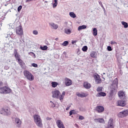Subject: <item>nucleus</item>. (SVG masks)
I'll return each mask as SVG.
<instances>
[{"instance_id":"nucleus-47","label":"nucleus","mask_w":128,"mask_h":128,"mask_svg":"<svg viewBox=\"0 0 128 128\" xmlns=\"http://www.w3.org/2000/svg\"><path fill=\"white\" fill-rule=\"evenodd\" d=\"M54 4H58V0H54Z\"/></svg>"},{"instance_id":"nucleus-14","label":"nucleus","mask_w":128,"mask_h":128,"mask_svg":"<svg viewBox=\"0 0 128 128\" xmlns=\"http://www.w3.org/2000/svg\"><path fill=\"white\" fill-rule=\"evenodd\" d=\"M56 124L59 128H64V124L62 122V120H57Z\"/></svg>"},{"instance_id":"nucleus-52","label":"nucleus","mask_w":128,"mask_h":128,"mask_svg":"<svg viewBox=\"0 0 128 128\" xmlns=\"http://www.w3.org/2000/svg\"><path fill=\"white\" fill-rule=\"evenodd\" d=\"M56 40H58V38H56Z\"/></svg>"},{"instance_id":"nucleus-10","label":"nucleus","mask_w":128,"mask_h":128,"mask_svg":"<svg viewBox=\"0 0 128 128\" xmlns=\"http://www.w3.org/2000/svg\"><path fill=\"white\" fill-rule=\"evenodd\" d=\"M118 96L120 98V100H126L128 98L126 96V95H124V92H119L118 93Z\"/></svg>"},{"instance_id":"nucleus-50","label":"nucleus","mask_w":128,"mask_h":128,"mask_svg":"<svg viewBox=\"0 0 128 128\" xmlns=\"http://www.w3.org/2000/svg\"><path fill=\"white\" fill-rule=\"evenodd\" d=\"M70 110V107H68V108H66V110Z\"/></svg>"},{"instance_id":"nucleus-36","label":"nucleus","mask_w":128,"mask_h":128,"mask_svg":"<svg viewBox=\"0 0 128 128\" xmlns=\"http://www.w3.org/2000/svg\"><path fill=\"white\" fill-rule=\"evenodd\" d=\"M33 34H35L36 36V35L38 34V30H33Z\"/></svg>"},{"instance_id":"nucleus-11","label":"nucleus","mask_w":128,"mask_h":128,"mask_svg":"<svg viewBox=\"0 0 128 128\" xmlns=\"http://www.w3.org/2000/svg\"><path fill=\"white\" fill-rule=\"evenodd\" d=\"M127 100H118L117 103L118 106H125Z\"/></svg>"},{"instance_id":"nucleus-45","label":"nucleus","mask_w":128,"mask_h":128,"mask_svg":"<svg viewBox=\"0 0 128 128\" xmlns=\"http://www.w3.org/2000/svg\"><path fill=\"white\" fill-rule=\"evenodd\" d=\"M20 46H22V44H24V42H22V40H20Z\"/></svg>"},{"instance_id":"nucleus-9","label":"nucleus","mask_w":128,"mask_h":128,"mask_svg":"<svg viewBox=\"0 0 128 128\" xmlns=\"http://www.w3.org/2000/svg\"><path fill=\"white\" fill-rule=\"evenodd\" d=\"M16 32L18 36H22V27L21 26H19L16 28Z\"/></svg>"},{"instance_id":"nucleus-23","label":"nucleus","mask_w":128,"mask_h":128,"mask_svg":"<svg viewBox=\"0 0 128 128\" xmlns=\"http://www.w3.org/2000/svg\"><path fill=\"white\" fill-rule=\"evenodd\" d=\"M106 96V92H99L98 94L96 95V96L97 98H98V96Z\"/></svg>"},{"instance_id":"nucleus-3","label":"nucleus","mask_w":128,"mask_h":128,"mask_svg":"<svg viewBox=\"0 0 128 128\" xmlns=\"http://www.w3.org/2000/svg\"><path fill=\"white\" fill-rule=\"evenodd\" d=\"M24 76L26 80H30V82H32L34 80V76L32 73L30 72V71L28 70H25L24 72Z\"/></svg>"},{"instance_id":"nucleus-4","label":"nucleus","mask_w":128,"mask_h":128,"mask_svg":"<svg viewBox=\"0 0 128 128\" xmlns=\"http://www.w3.org/2000/svg\"><path fill=\"white\" fill-rule=\"evenodd\" d=\"M12 92V89L8 86H5L0 88V94H8Z\"/></svg>"},{"instance_id":"nucleus-43","label":"nucleus","mask_w":128,"mask_h":128,"mask_svg":"<svg viewBox=\"0 0 128 128\" xmlns=\"http://www.w3.org/2000/svg\"><path fill=\"white\" fill-rule=\"evenodd\" d=\"M58 6V4L57 3H54L53 4V8H56Z\"/></svg>"},{"instance_id":"nucleus-32","label":"nucleus","mask_w":128,"mask_h":128,"mask_svg":"<svg viewBox=\"0 0 128 128\" xmlns=\"http://www.w3.org/2000/svg\"><path fill=\"white\" fill-rule=\"evenodd\" d=\"M90 56L91 58H96V52H92L90 53Z\"/></svg>"},{"instance_id":"nucleus-27","label":"nucleus","mask_w":128,"mask_h":128,"mask_svg":"<svg viewBox=\"0 0 128 128\" xmlns=\"http://www.w3.org/2000/svg\"><path fill=\"white\" fill-rule=\"evenodd\" d=\"M121 24L122 26H124V28H127L128 27V24L126 22L122 21L121 22Z\"/></svg>"},{"instance_id":"nucleus-49","label":"nucleus","mask_w":128,"mask_h":128,"mask_svg":"<svg viewBox=\"0 0 128 128\" xmlns=\"http://www.w3.org/2000/svg\"><path fill=\"white\" fill-rule=\"evenodd\" d=\"M46 120H52V118H46Z\"/></svg>"},{"instance_id":"nucleus-2","label":"nucleus","mask_w":128,"mask_h":128,"mask_svg":"<svg viewBox=\"0 0 128 128\" xmlns=\"http://www.w3.org/2000/svg\"><path fill=\"white\" fill-rule=\"evenodd\" d=\"M118 78H116L113 82L112 84L111 85L110 88V96H114V94L116 92V90L118 88Z\"/></svg>"},{"instance_id":"nucleus-35","label":"nucleus","mask_w":128,"mask_h":128,"mask_svg":"<svg viewBox=\"0 0 128 128\" xmlns=\"http://www.w3.org/2000/svg\"><path fill=\"white\" fill-rule=\"evenodd\" d=\"M107 50L108 52H112V46H108L107 47Z\"/></svg>"},{"instance_id":"nucleus-38","label":"nucleus","mask_w":128,"mask_h":128,"mask_svg":"<svg viewBox=\"0 0 128 128\" xmlns=\"http://www.w3.org/2000/svg\"><path fill=\"white\" fill-rule=\"evenodd\" d=\"M32 66H34V68H38V64H36L32 63Z\"/></svg>"},{"instance_id":"nucleus-57","label":"nucleus","mask_w":128,"mask_h":128,"mask_svg":"<svg viewBox=\"0 0 128 128\" xmlns=\"http://www.w3.org/2000/svg\"><path fill=\"white\" fill-rule=\"evenodd\" d=\"M12 106H14V104H13V105H12Z\"/></svg>"},{"instance_id":"nucleus-18","label":"nucleus","mask_w":128,"mask_h":128,"mask_svg":"<svg viewBox=\"0 0 128 128\" xmlns=\"http://www.w3.org/2000/svg\"><path fill=\"white\" fill-rule=\"evenodd\" d=\"M15 122L17 124V126L18 128H20V126L22 124V121H20V120L18 118H15Z\"/></svg>"},{"instance_id":"nucleus-16","label":"nucleus","mask_w":128,"mask_h":128,"mask_svg":"<svg viewBox=\"0 0 128 128\" xmlns=\"http://www.w3.org/2000/svg\"><path fill=\"white\" fill-rule=\"evenodd\" d=\"M108 128H114V120L112 118H110L108 122Z\"/></svg>"},{"instance_id":"nucleus-48","label":"nucleus","mask_w":128,"mask_h":128,"mask_svg":"<svg viewBox=\"0 0 128 128\" xmlns=\"http://www.w3.org/2000/svg\"><path fill=\"white\" fill-rule=\"evenodd\" d=\"M2 84H3L2 82H0V86H2Z\"/></svg>"},{"instance_id":"nucleus-1","label":"nucleus","mask_w":128,"mask_h":128,"mask_svg":"<svg viewBox=\"0 0 128 128\" xmlns=\"http://www.w3.org/2000/svg\"><path fill=\"white\" fill-rule=\"evenodd\" d=\"M64 96H66V92L64 91L62 92V94H60V92L58 90H54L52 92V98H58L60 100V102H62Z\"/></svg>"},{"instance_id":"nucleus-25","label":"nucleus","mask_w":128,"mask_h":128,"mask_svg":"<svg viewBox=\"0 0 128 128\" xmlns=\"http://www.w3.org/2000/svg\"><path fill=\"white\" fill-rule=\"evenodd\" d=\"M64 32L66 34H72V30H70V29L66 28L64 30Z\"/></svg>"},{"instance_id":"nucleus-33","label":"nucleus","mask_w":128,"mask_h":128,"mask_svg":"<svg viewBox=\"0 0 128 128\" xmlns=\"http://www.w3.org/2000/svg\"><path fill=\"white\" fill-rule=\"evenodd\" d=\"M82 50L83 52H86V50H88V46H84L82 48Z\"/></svg>"},{"instance_id":"nucleus-28","label":"nucleus","mask_w":128,"mask_h":128,"mask_svg":"<svg viewBox=\"0 0 128 128\" xmlns=\"http://www.w3.org/2000/svg\"><path fill=\"white\" fill-rule=\"evenodd\" d=\"M93 36H98V30H96V28H94L93 29Z\"/></svg>"},{"instance_id":"nucleus-6","label":"nucleus","mask_w":128,"mask_h":128,"mask_svg":"<svg viewBox=\"0 0 128 128\" xmlns=\"http://www.w3.org/2000/svg\"><path fill=\"white\" fill-rule=\"evenodd\" d=\"M0 114H4V116H10L12 112H10V108L4 107L2 108Z\"/></svg>"},{"instance_id":"nucleus-20","label":"nucleus","mask_w":128,"mask_h":128,"mask_svg":"<svg viewBox=\"0 0 128 128\" xmlns=\"http://www.w3.org/2000/svg\"><path fill=\"white\" fill-rule=\"evenodd\" d=\"M76 96L79 98H86V96H88V94L83 93V92H82L81 93H76Z\"/></svg>"},{"instance_id":"nucleus-34","label":"nucleus","mask_w":128,"mask_h":128,"mask_svg":"<svg viewBox=\"0 0 128 128\" xmlns=\"http://www.w3.org/2000/svg\"><path fill=\"white\" fill-rule=\"evenodd\" d=\"M22 6H20L18 8V12H20V10H22Z\"/></svg>"},{"instance_id":"nucleus-17","label":"nucleus","mask_w":128,"mask_h":128,"mask_svg":"<svg viewBox=\"0 0 128 128\" xmlns=\"http://www.w3.org/2000/svg\"><path fill=\"white\" fill-rule=\"evenodd\" d=\"M84 87L86 90H90V88H92V84H90L88 82H84Z\"/></svg>"},{"instance_id":"nucleus-29","label":"nucleus","mask_w":128,"mask_h":128,"mask_svg":"<svg viewBox=\"0 0 128 128\" xmlns=\"http://www.w3.org/2000/svg\"><path fill=\"white\" fill-rule=\"evenodd\" d=\"M70 16H71V18H76V16L74 12H70Z\"/></svg>"},{"instance_id":"nucleus-5","label":"nucleus","mask_w":128,"mask_h":128,"mask_svg":"<svg viewBox=\"0 0 128 128\" xmlns=\"http://www.w3.org/2000/svg\"><path fill=\"white\" fill-rule=\"evenodd\" d=\"M34 122L38 126H42V119H40V116L38 115H34Z\"/></svg>"},{"instance_id":"nucleus-44","label":"nucleus","mask_w":128,"mask_h":128,"mask_svg":"<svg viewBox=\"0 0 128 128\" xmlns=\"http://www.w3.org/2000/svg\"><path fill=\"white\" fill-rule=\"evenodd\" d=\"M50 102H52V108H56V104H54L52 101H50Z\"/></svg>"},{"instance_id":"nucleus-7","label":"nucleus","mask_w":128,"mask_h":128,"mask_svg":"<svg viewBox=\"0 0 128 128\" xmlns=\"http://www.w3.org/2000/svg\"><path fill=\"white\" fill-rule=\"evenodd\" d=\"M128 116V110H122L121 112H120L118 114V118H126V116Z\"/></svg>"},{"instance_id":"nucleus-41","label":"nucleus","mask_w":128,"mask_h":128,"mask_svg":"<svg viewBox=\"0 0 128 128\" xmlns=\"http://www.w3.org/2000/svg\"><path fill=\"white\" fill-rule=\"evenodd\" d=\"M76 42H78V40H72V44H76Z\"/></svg>"},{"instance_id":"nucleus-42","label":"nucleus","mask_w":128,"mask_h":128,"mask_svg":"<svg viewBox=\"0 0 128 128\" xmlns=\"http://www.w3.org/2000/svg\"><path fill=\"white\" fill-rule=\"evenodd\" d=\"M74 110H70L69 112L70 114V116H72V114H74Z\"/></svg>"},{"instance_id":"nucleus-46","label":"nucleus","mask_w":128,"mask_h":128,"mask_svg":"<svg viewBox=\"0 0 128 128\" xmlns=\"http://www.w3.org/2000/svg\"><path fill=\"white\" fill-rule=\"evenodd\" d=\"M116 44V42L114 41H111V44Z\"/></svg>"},{"instance_id":"nucleus-24","label":"nucleus","mask_w":128,"mask_h":128,"mask_svg":"<svg viewBox=\"0 0 128 128\" xmlns=\"http://www.w3.org/2000/svg\"><path fill=\"white\" fill-rule=\"evenodd\" d=\"M51 84L52 88H56L58 84V82H52Z\"/></svg>"},{"instance_id":"nucleus-39","label":"nucleus","mask_w":128,"mask_h":128,"mask_svg":"<svg viewBox=\"0 0 128 128\" xmlns=\"http://www.w3.org/2000/svg\"><path fill=\"white\" fill-rule=\"evenodd\" d=\"M99 4H100V6L102 8H104V5H102V1H99L98 2Z\"/></svg>"},{"instance_id":"nucleus-40","label":"nucleus","mask_w":128,"mask_h":128,"mask_svg":"<svg viewBox=\"0 0 128 128\" xmlns=\"http://www.w3.org/2000/svg\"><path fill=\"white\" fill-rule=\"evenodd\" d=\"M79 120H84V117L83 116H80L78 118Z\"/></svg>"},{"instance_id":"nucleus-37","label":"nucleus","mask_w":128,"mask_h":128,"mask_svg":"<svg viewBox=\"0 0 128 128\" xmlns=\"http://www.w3.org/2000/svg\"><path fill=\"white\" fill-rule=\"evenodd\" d=\"M97 92H102V87H98L96 89Z\"/></svg>"},{"instance_id":"nucleus-54","label":"nucleus","mask_w":128,"mask_h":128,"mask_svg":"<svg viewBox=\"0 0 128 128\" xmlns=\"http://www.w3.org/2000/svg\"><path fill=\"white\" fill-rule=\"evenodd\" d=\"M32 54H34V56H36V54H34L33 52H32Z\"/></svg>"},{"instance_id":"nucleus-56","label":"nucleus","mask_w":128,"mask_h":128,"mask_svg":"<svg viewBox=\"0 0 128 128\" xmlns=\"http://www.w3.org/2000/svg\"><path fill=\"white\" fill-rule=\"evenodd\" d=\"M102 78H103L104 80V78L102 77Z\"/></svg>"},{"instance_id":"nucleus-31","label":"nucleus","mask_w":128,"mask_h":128,"mask_svg":"<svg viewBox=\"0 0 128 128\" xmlns=\"http://www.w3.org/2000/svg\"><path fill=\"white\" fill-rule=\"evenodd\" d=\"M68 44V41H64L62 44V46H66Z\"/></svg>"},{"instance_id":"nucleus-51","label":"nucleus","mask_w":128,"mask_h":128,"mask_svg":"<svg viewBox=\"0 0 128 128\" xmlns=\"http://www.w3.org/2000/svg\"><path fill=\"white\" fill-rule=\"evenodd\" d=\"M8 4H4V6H8Z\"/></svg>"},{"instance_id":"nucleus-8","label":"nucleus","mask_w":128,"mask_h":128,"mask_svg":"<svg viewBox=\"0 0 128 128\" xmlns=\"http://www.w3.org/2000/svg\"><path fill=\"white\" fill-rule=\"evenodd\" d=\"M94 78L95 80V82L97 84H102V79H100V75L98 74H95L94 76Z\"/></svg>"},{"instance_id":"nucleus-12","label":"nucleus","mask_w":128,"mask_h":128,"mask_svg":"<svg viewBox=\"0 0 128 128\" xmlns=\"http://www.w3.org/2000/svg\"><path fill=\"white\" fill-rule=\"evenodd\" d=\"M64 82H65V84L66 86H72V80H70V79L68 78H66L64 80Z\"/></svg>"},{"instance_id":"nucleus-19","label":"nucleus","mask_w":128,"mask_h":128,"mask_svg":"<svg viewBox=\"0 0 128 128\" xmlns=\"http://www.w3.org/2000/svg\"><path fill=\"white\" fill-rule=\"evenodd\" d=\"M95 122H98L99 124H104V120L102 118H96L94 120Z\"/></svg>"},{"instance_id":"nucleus-53","label":"nucleus","mask_w":128,"mask_h":128,"mask_svg":"<svg viewBox=\"0 0 128 128\" xmlns=\"http://www.w3.org/2000/svg\"><path fill=\"white\" fill-rule=\"evenodd\" d=\"M45 4L48 3V1H44Z\"/></svg>"},{"instance_id":"nucleus-15","label":"nucleus","mask_w":128,"mask_h":128,"mask_svg":"<svg viewBox=\"0 0 128 128\" xmlns=\"http://www.w3.org/2000/svg\"><path fill=\"white\" fill-rule=\"evenodd\" d=\"M96 110L98 112H102L104 110V108L102 106H98L96 107Z\"/></svg>"},{"instance_id":"nucleus-21","label":"nucleus","mask_w":128,"mask_h":128,"mask_svg":"<svg viewBox=\"0 0 128 128\" xmlns=\"http://www.w3.org/2000/svg\"><path fill=\"white\" fill-rule=\"evenodd\" d=\"M50 26H51L52 28H54V30H57V28H58V25L54 24V22L50 23Z\"/></svg>"},{"instance_id":"nucleus-13","label":"nucleus","mask_w":128,"mask_h":128,"mask_svg":"<svg viewBox=\"0 0 128 128\" xmlns=\"http://www.w3.org/2000/svg\"><path fill=\"white\" fill-rule=\"evenodd\" d=\"M17 60H18V62L20 66V68H26V67H24L25 66V64L24 62V61L22 60V59H20V58H18Z\"/></svg>"},{"instance_id":"nucleus-30","label":"nucleus","mask_w":128,"mask_h":128,"mask_svg":"<svg viewBox=\"0 0 128 128\" xmlns=\"http://www.w3.org/2000/svg\"><path fill=\"white\" fill-rule=\"evenodd\" d=\"M40 48L42 50H48V47L46 46H41Z\"/></svg>"},{"instance_id":"nucleus-55","label":"nucleus","mask_w":128,"mask_h":128,"mask_svg":"<svg viewBox=\"0 0 128 128\" xmlns=\"http://www.w3.org/2000/svg\"><path fill=\"white\" fill-rule=\"evenodd\" d=\"M103 74H106V73H104H104H103Z\"/></svg>"},{"instance_id":"nucleus-26","label":"nucleus","mask_w":128,"mask_h":128,"mask_svg":"<svg viewBox=\"0 0 128 128\" xmlns=\"http://www.w3.org/2000/svg\"><path fill=\"white\" fill-rule=\"evenodd\" d=\"M86 28V25H82L78 27V30H84Z\"/></svg>"},{"instance_id":"nucleus-22","label":"nucleus","mask_w":128,"mask_h":128,"mask_svg":"<svg viewBox=\"0 0 128 128\" xmlns=\"http://www.w3.org/2000/svg\"><path fill=\"white\" fill-rule=\"evenodd\" d=\"M14 57L16 60H18V58H20L19 55L18 53V50H16V49L14 50Z\"/></svg>"}]
</instances>
